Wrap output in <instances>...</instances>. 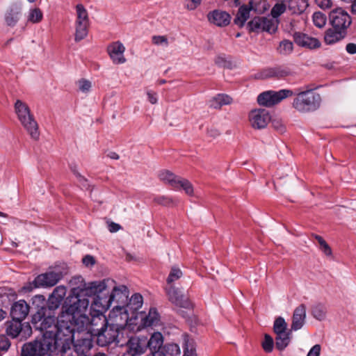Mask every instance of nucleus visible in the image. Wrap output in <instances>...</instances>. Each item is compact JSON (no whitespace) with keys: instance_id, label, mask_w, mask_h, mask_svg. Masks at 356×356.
I'll list each match as a JSON object with an SVG mask.
<instances>
[{"instance_id":"obj_22","label":"nucleus","mask_w":356,"mask_h":356,"mask_svg":"<svg viewBox=\"0 0 356 356\" xmlns=\"http://www.w3.org/2000/svg\"><path fill=\"white\" fill-rule=\"evenodd\" d=\"M207 18L210 23L220 27L226 26L231 22V15L221 10H214L209 12Z\"/></svg>"},{"instance_id":"obj_38","label":"nucleus","mask_w":356,"mask_h":356,"mask_svg":"<svg viewBox=\"0 0 356 356\" xmlns=\"http://www.w3.org/2000/svg\"><path fill=\"white\" fill-rule=\"evenodd\" d=\"M75 26L74 40L79 42L88 35L89 24L75 23Z\"/></svg>"},{"instance_id":"obj_29","label":"nucleus","mask_w":356,"mask_h":356,"mask_svg":"<svg viewBox=\"0 0 356 356\" xmlns=\"http://www.w3.org/2000/svg\"><path fill=\"white\" fill-rule=\"evenodd\" d=\"M291 328L288 331L276 334L275 346L280 350H283L290 343L292 334Z\"/></svg>"},{"instance_id":"obj_46","label":"nucleus","mask_w":356,"mask_h":356,"mask_svg":"<svg viewBox=\"0 0 356 356\" xmlns=\"http://www.w3.org/2000/svg\"><path fill=\"white\" fill-rule=\"evenodd\" d=\"M215 64L223 68H231L232 63L227 59L225 55H218L215 58Z\"/></svg>"},{"instance_id":"obj_62","label":"nucleus","mask_w":356,"mask_h":356,"mask_svg":"<svg viewBox=\"0 0 356 356\" xmlns=\"http://www.w3.org/2000/svg\"><path fill=\"white\" fill-rule=\"evenodd\" d=\"M83 263L87 266H92L95 264V260L94 259V257L91 255H86L83 258Z\"/></svg>"},{"instance_id":"obj_17","label":"nucleus","mask_w":356,"mask_h":356,"mask_svg":"<svg viewBox=\"0 0 356 356\" xmlns=\"http://www.w3.org/2000/svg\"><path fill=\"white\" fill-rule=\"evenodd\" d=\"M60 272L49 271L38 275L35 277V283L40 287H51L55 286L62 278Z\"/></svg>"},{"instance_id":"obj_3","label":"nucleus","mask_w":356,"mask_h":356,"mask_svg":"<svg viewBox=\"0 0 356 356\" xmlns=\"http://www.w3.org/2000/svg\"><path fill=\"white\" fill-rule=\"evenodd\" d=\"M291 103L292 108L299 113H309L317 111L321 104V97L319 93L310 88L305 87L304 90L298 91Z\"/></svg>"},{"instance_id":"obj_49","label":"nucleus","mask_w":356,"mask_h":356,"mask_svg":"<svg viewBox=\"0 0 356 356\" xmlns=\"http://www.w3.org/2000/svg\"><path fill=\"white\" fill-rule=\"evenodd\" d=\"M273 345L274 342L273 338L270 335L266 334L264 336V340L262 342V348L264 351L266 353L272 352Z\"/></svg>"},{"instance_id":"obj_7","label":"nucleus","mask_w":356,"mask_h":356,"mask_svg":"<svg viewBox=\"0 0 356 356\" xmlns=\"http://www.w3.org/2000/svg\"><path fill=\"white\" fill-rule=\"evenodd\" d=\"M51 343L48 340L47 334L43 333L40 340L23 346L22 356H46L49 352L56 351Z\"/></svg>"},{"instance_id":"obj_27","label":"nucleus","mask_w":356,"mask_h":356,"mask_svg":"<svg viewBox=\"0 0 356 356\" xmlns=\"http://www.w3.org/2000/svg\"><path fill=\"white\" fill-rule=\"evenodd\" d=\"M160 323V315L156 308H150L148 314L141 319V325L145 327H156Z\"/></svg>"},{"instance_id":"obj_47","label":"nucleus","mask_w":356,"mask_h":356,"mask_svg":"<svg viewBox=\"0 0 356 356\" xmlns=\"http://www.w3.org/2000/svg\"><path fill=\"white\" fill-rule=\"evenodd\" d=\"M182 276L181 270L178 268H172L170 272V274L167 278V282L168 284H172Z\"/></svg>"},{"instance_id":"obj_51","label":"nucleus","mask_w":356,"mask_h":356,"mask_svg":"<svg viewBox=\"0 0 356 356\" xmlns=\"http://www.w3.org/2000/svg\"><path fill=\"white\" fill-rule=\"evenodd\" d=\"M66 292H67L66 287L60 285V286H56L54 289V291L51 295L53 296L54 297L55 296L56 298L60 299V300L63 301L66 295Z\"/></svg>"},{"instance_id":"obj_57","label":"nucleus","mask_w":356,"mask_h":356,"mask_svg":"<svg viewBox=\"0 0 356 356\" xmlns=\"http://www.w3.org/2000/svg\"><path fill=\"white\" fill-rule=\"evenodd\" d=\"M202 0H186L185 7L189 10L196 9L201 3Z\"/></svg>"},{"instance_id":"obj_44","label":"nucleus","mask_w":356,"mask_h":356,"mask_svg":"<svg viewBox=\"0 0 356 356\" xmlns=\"http://www.w3.org/2000/svg\"><path fill=\"white\" fill-rule=\"evenodd\" d=\"M273 330L276 334L288 331L287 323L284 318L280 316L275 319L273 325Z\"/></svg>"},{"instance_id":"obj_41","label":"nucleus","mask_w":356,"mask_h":356,"mask_svg":"<svg viewBox=\"0 0 356 356\" xmlns=\"http://www.w3.org/2000/svg\"><path fill=\"white\" fill-rule=\"evenodd\" d=\"M175 189H183L188 195H193V187L192 184L187 179L180 177L175 187Z\"/></svg>"},{"instance_id":"obj_34","label":"nucleus","mask_w":356,"mask_h":356,"mask_svg":"<svg viewBox=\"0 0 356 356\" xmlns=\"http://www.w3.org/2000/svg\"><path fill=\"white\" fill-rule=\"evenodd\" d=\"M308 0H290L289 8L293 13L301 14L308 7Z\"/></svg>"},{"instance_id":"obj_19","label":"nucleus","mask_w":356,"mask_h":356,"mask_svg":"<svg viewBox=\"0 0 356 356\" xmlns=\"http://www.w3.org/2000/svg\"><path fill=\"white\" fill-rule=\"evenodd\" d=\"M306 306L304 304H300L293 310L291 325V330L297 331L302 329L306 323Z\"/></svg>"},{"instance_id":"obj_64","label":"nucleus","mask_w":356,"mask_h":356,"mask_svg":"<svg viewBox=\"0 0 356 356\" xmlns=\"http://www.w3.org/2000/svg\"><path fill=\"white\" fill-rule=\"evenodd\" d=\"M120 227L119 224L113 222L108 224V230L112 233L118 232L120 230Z\"/></svg>"},{"instance_id":"obj_40","label":"nucleus","mask_w":356,"mask_h":356,"mask_svg":"<svg viewBox=\"0 0 356 356\" xmlns=\"http://www.w3.org/2000/svg\"><path fill=\"white\" fill-rule=\"evenodd\" d=\"M162 353L165 356H180L181 350L177 343H168L163 346Z\"/></svg>"},{"instance_id":"obj_55","label":"nucleus","mask_w":356,"mask_h":356,"mask_svg":"<svg viewBox=\"0 0 356 356\" xmlns=\"http://www.w3.org/2000/svg\"><path fill=\"white\" fill-rule=\"evenodd\" d=\"M10 346V343L7 337L3 334H0V351L7 350Z\"/></svg>"},{"instance_id":"obj_14","label":"nucleus","mask_w":356,"mask_h":356,"mask_svg":"<svg viewBox=\"0 0 356 356\" xmlns=\"http://www.w3.org/2000/svg\"><path fill=\"white\" fill-rule=\"evenodd\" d=\"M127 353L123 356H138L143 354L147 350L145 337L134 336L130 337L127 343Z\"/></svg>"},{"instance_id":"obj_21","label":"nucleus","mask_w":356,"mask_h":356,"mask_svg":"<svg viewBox=\"0 0 356 356\" xmlns=\"http://www.w3.org/2000/svg\"><path fill=\"white\" fill-rule=\"evenodd\" d=\"M293 40L298 46L310 49L318 48L321 46V42L317 38L300 32H296L293 34Z\"/></svg>"},{"instance_id":"obj_45","label":"nucleus","mask_w":356,"mask_h":356,"mask_svg":"<svg viewBox=\"0 0 356 356\" xmlns=\"http://www.w3.org/2000/svg\"><path fill=\"white\" fill-rule=\"evenodd\" d=\"M312 18L314 24L318 28H323L326 24V16L321 12H315Z\"/></svg>"},{"instance_id":"obj_58","label":"nucleus","mask_w":356,"mask_h":356,"mask_svg":"<svg viewBox=\"0 0 356 356\" xmlns=\"http://www.w3.org/2000/svg\"><path fill=\"white\" fill-rule=\"evenodd\" d=\"M272 125L275 129L280 133H282L285 131V127L282 122L280 120H273L272 121Z\"/></svg>"},{"instance_id":"obj_54","label":"nucleus","mask_w":356,"mask_h":356,"mask_svg":"<svg viewBox=\"0 0 356 356\" xmlns=\"http://www.w3.org/2000/svg\"><path fill=\"white\" fill-rule=\"evenodd\" d=\"M152 42L156 45H168V38L165 35H154L152 37Z\"/></svg>"},{"instance_id":"obj_33","label":"nucleus","mask_w":356,"mask_h":356,"mask_svg":"<svg viewBox=\"0 0 356 356\" xmlns=\"http://www.w3.org/2000/svg\"><path fill=\"white\" fill-rule=\"evenodd\" d=\"M184 356H197L194 341L188 334L183 335Z\"/></svg>"},{"instance_id":"obj_10","label":"nucleus","mask_w":356,"mask_h":356,"mask_svg":"<svg viewBox=\"0 0 356 356\" xmlns=\"http://www.w3.org/2000/svg\"><path fill=\"white\" fill-rule=\"evenodd\" d=\"M120 332V327L117 324L106 325L96 337L97 343L100 346H106L117 341Z\"/></svg>"},{"instance_id":"obj_48","label":"nucleus","mask_w":356,"mask_h":356,"mask_svg":"<svg viewBox=\"0 0 356 356\" xmlns=\"http://www.w3.org/2000/svg\"><path fill=\"white\" fill-rule=\"evenodd\" d=\"M293 43L289 40H284L280 42L279 51L282 54H289L293 51Z\"/></svg>"},{"instance_id":"obj_1","label":"nucleus","mask_w":356,"mask_h":356,"mask_svg":"<svg viewBox=\"0 0 356 356\" xmlns=\"http://www.w3.org/2000/svg\"><path fill=\"white\" fill-rule=\"evenodd\" d=\"M108 282H114V281L108 279L100 282L84 283L72 288L67 298L69 304L63 306V314L67 316L70 321H74L75 325H78L81 322V317L86 316L84 312L90 303L88 298L106 291Z\"/></svg>"},{"instance_id":"obj_35","label":"nucleus","mask_w":356,"mask_h":356,"mask_svg":"<svg viewBox=\"0 0 356 356\" xmlns=\"http://www.w3.org/2000/svg\"><path fill=\"white\" fill-rule=\"evenodd\" d=\"M159 177L161 181L170 184L174 188L180 178V177L176 176L169 170L161 171Z\"/></svg>"},{"instance_id":"obj_60","label":"nucleus","mask_w":356,"mask_h":356,"mask_svg":"<svg viewBox=\"0 0 356 356\" xmlns=\"http://www.w3.org/2000/svg\"><path fill=\"white\" fill-rule=\"evenodd\" d=\"M321 346L319 344L314 345L309 351L307 356H320Z\"/></svg>"},{"instance_id":"obj_8","label":"nucleus","mask_w":356,"mask_h":356,"mask_svg":"<svg viewBox=\"0 0 356 356\" xmlns=\"http://www.w3.org/2000/svg\"><path fill=\"white\" fill-rule=\"evenodd\" d=\"M293 95V91L290 89H282L278 91L267 90L258 95L257 102L261 106L272 107Z\"/></svg>"},{"instance_id":"obj_63","label":"nucleus","mask_w":356,"mask_h":356,"mask_svg":"<svg viewBox=\"0 0 356 356\" xmlns=\"http://www.w3.org/2000/svg\"><path fill=\"white\" fill-rule=\"evenodd\" d=\"M346 51L350 54H356V44L355 43H348L346 47Z\"/></svg>"},{"instance_id":"obj_43","label":"nucleus","mask_w":356,"mask_h":356,"mask_svg":"<svg viewBox=\"0 0 356 356\" xmlns=\"http://www.w3.org/2000/svg\"><path fill=\"white\" fill-rule=\"evenodd\" d=\"M43 19V13L41 10L38 8L30 9L28 16L27 21L33 24H38Z\"/></svg>"},{"instance_id":"obj_18","label":"nucleus","mask_w":356,"mask_h":356,"mask_svg":"<svg viewBox=\"0 0 356 356\" xmlns=\"http://www.w3.org/2000/svg\"><path fill=\"white\" fill-rule=\"evenodd\" d=\"M167 293L170 302L180 307L189 309L192 304L187 297L183 295L181 291L175 286H170L167 289Z\"/></svg>"},{"instance_id":"obj_61","label":"nucleus","mask_w":356,"mask_h":356,"mask_svg":"<svg viewBox=\"0 0 356 356\" xmlns=\"http://www.w3.org/2000/svg\"><path fill=\"white\" fill-rule=\"evenodd\" d=\"M147 95L148 101L152 104H155L157 103L158 97H157V94L156 92L149 90L147 92Z\"/></svg>"},{"instance_id":"obj_6","label":"nucleus","mask_w":356,"mask_h":356,"mask_svg":"<svg viewBox=\"0 0 356 356\" xmlns=\"http://www.w3.org/2000/svg\"><path fill=\"white\" fill-rule=\"evenodd\" d=\"M90 317L81 316V322L77 325L79 334L86 331L90 334L91 337L97 335L106 325H108L107 319L104 314H99L90 312Z\"/></svg>"},{"instance_id":"obj_42","label":"nucleus","mask_w":356,"mask_h":356,"mask_svg":"<svg viewBox=\"0 0 356 356\" xmlns=\"http://www.w3.org/2000/svg\"><path fill=\"white\" fill-rule=\"evenodd\" d=\"M276 3L271 9L270 14L273 18L279 17L286 8V0H276Z\"/></svg>"},{"instance_id":"obj_24","label":"nucleus","mask_w":356,"mask_h":356,"mask_svg":"<svg viewBox=\"0 0 356 356\" xmlns=\"http://www.w3.org/2000/svg\"><path fill=\"white\" fill-rule=\"evenodd\" d=\"M80 334H81V332L78 333V335ZM71 343H73L74 350L77 354L80 355H87V353L92 347V339L83 337H79V336H77L76 339L75 336L74 339L71 341Z\"/></svg>"},{"instance_id":"obj_16","label":"nucleus","mask_w":356,"mask_h":356,"mask_svg":"<svg viewBox=\"0 0 356 356\" xmlns=\"http://www.w3.org/2000/svg\"><path fill=\"white\" fill-rule=\"evenodd\" d=\"M124 51L125 47L120 41L113 42L107 47V52L114 64H123L126 62Z\"/></svg>"},{"instance_id":"obj_13","label":"nucleus","mask_w":356,"mask_h":356,"mask_svg":"<svg viewBox=\"0 0 356 356\" xmlns=\"http://www.w3.org/2000/svg\"><path fill=\"white\" fill-rule=\"evenodd\" d=\"M55 317L51 314H46V312L34 314L32 316L31 323L33 327L42 332L54 330V326L56 325Z\"/></svg>"},{"instance_id":"obj_39","label":"nucleus","mask_w":356,"mask_h":356,"mask_svg":"<svg viewBox=\"0 0 356 356\" xmlns=\"http://www.w3.org/2000/svg\"><path fill=\"white\" fill-rule=\"evenodd\" d=\"M76 19L75 23L89 24L88 14L86 9L82 4H78L76 6Z\"/></svg>"},{"instance_id":"obj_59","label":"nucleus","mask_w":356,"mask_h":356,"mask_svg":"<svg viewBox=\"0 0 356 356\" xmlns=\"http://www.w3.org/2000/svg\"><path fill=\"white\" fill-rule=\"evenodd\" d=\"M315 1L322 9L330 8L332 6L331 0H315Z\"/></svg>"},{"instance_id":"obj_31","label":"nucleus","mask_w":356,"mask_h":356,"mask_svg":"<svg viewBox=\"0 0 356 356\" xmlns=\"http://www.w3.org/2000/svg\"><path fill=\"white\" fill-rule=\"evenodd\" d=\"M250 9L248 6H241L234 20V24L238 26L240 28L243 27L250 17Z\"/></svg>"},{"instance_id":"obj_28","label":"nucleus","mask_w":356,"mask_h":356,"mask_svg":"<svg viewBox=\"0 0 356 356\" xmlns=\"http://www.w3.org/2000/svg\"><path fill=\"white\" fill-rule=\"evenodd\" d=\"M347 33L334 28L328 29L324 35V41L326 44H333L343 39Z\"/></svg>"},{"instance_id":"obj_56","label":"nucleus","mask_w":356,"mask_h":356,"mask_svg":"<svg viewBox=\"0 0 356 356\" xmlns=\"http://www.w3.org/2000/svg\"><path fill=\"white\" fill-rule=\"evenodd\" d=\"M37 283H35V278L32 282H29L22 288V291L24 293H29L36 288H40Z\"/></svg>"},{"instance_id":"obj_32","label":"nucleus","mask_w":356,"mask_h":356,"mask_svg":"<svg viewBox=\"0 0 356 356\" xmlns=\"http://www.w3.org/2000/svg\"><path fill=\"white\" fill-rule=\"evenodd\" d=\"M232 98L225 94H218L211 100V106L214 108H220L224 105L230 104Z\"/></svg>"},{"instance_id":"obj_4","label":"nucleus","mask_w":356,"mask_h":356,"mask_svg":"<svg viewBox=\"0 0 356 356\" xmlns=\"http://www.w3.org/2000/svg\"><path fill=\"white\" fill-rule=\"evenodd\" d=\"M113 282H108L107 286L109 284H113ZM108 286H106L107 288ZM109 291L106 289L102 292L104 295L106 293H108ZM101 293H98L97 294L92 295L94 297V300L91 303L90 306V312H93L99 314H104V312L109 309L113 301L115 300L117 302L120 301V299L122 300L127 301V287L124 285H122L120 286H114L112 292L109 294L108 296L101 297Z\"/></svg>"},{"instance_id":"obj_20","label":"nucleus","mask_w":356,"mask_h":356,"mask_svg":"<svg viewBox=\"0 0 356 356\" xmlns=\"http://www.w3.org/2000/svg\"><path fill=\"white\" fill-rule=\"evenodd\" d=\"M6 334L12 338L17 337L21 332H24L28 335H31L32 331L29 324L22 326V321L13 319L6 323Z\"/></svg>"},{"instance_id":"obj_37","label":"nucleus","mask_w":356,"mask_h":356,"mask_svg":"<svg viewBox=\"0 0 356 356\" xmlns=\"http://www.w3.org/2000/svg\"><path fill=\"white\" fill-rule=\"evenodd\" d=\"M312 316L318 321H323L326 317V307L321 303L312 306L311 309Z\"/></svg>"},{"instance_id":"obj_5","label":"nucleus","mask_w":356,"mask_h":356,"mask_svg":"<svg viewBox=\"0 0 356 356\" xmlns=\"http://www.w3.org/2000/svg\"><path fill=\"white\" fill-rule=\"evenodd\" d=\"M14 107L15 112L22 127L32 139L38 140L40 137L38 124L29 106L25 102L17 99Z\"/></svg>"},{"instance_id":"obj_26","label":"nucleus","mask_w":356,"mask_h":356,"mask_svg":"<svg viewBox=\"0 0 356 356\" xmlns=\"http://www.w3.org/2000/svg\"><path fill=\"white\" fill-rule=\"evenodd\" d=\"M145 342L147 348H148L150 352L161 351L163 347V334L159 332H155L149 339L145 337Z\"/></svg>"},{"instance_id":"obj_11","label":"nucleus","mask_w":356,"mask_h":356,"mask_svg":"<svg viewBox=\"0 0 356 356\" xmlns=\"http://www.w3.org/2000/svg\"><path fill=\"white\" fill-rule=\"evenodd\" d=\"M271 120L270 113L264 108L254 109L249 113V121L255 129H264Z\"/></svg>"},{"instance_id":"obj_9","label":"nucleus","mask_w":356,"mask_h":356,"mask_svg":"<svg viewBox=\"0 0 356 356\" xmlns=\"http://www.w3.org/2000/svg\"><path fill=\"white\" fill-rule=\"evenodd\" d=\"M329 19L332 28L346 33L352 22L348 13L341 8L332 10L329 14Z\"/></svg>"},{"instance_id":"obj_12","label":"nucleus","mask_w":356,"mask_h":356,"mask_svg":"<svg viewBox=\"0 0 356 356\" xmlns=\"http://www.w3.org/2000/svg\"><path fill=\"white\" fill-rule=\"evenodd\" d=\"M248 28L250 32L275 31L277 26L273 19L266 17H256L248 24Z\"/></svg>"},{"instance_id":"obj_15","label":"nucleus","mask_w":356,"mask_h":356,"mask_svg":"<svg viewBox=\"0 0 356 356\" xmlns=\"http://www.w3.org/2000/svg\"><path fill=\"white\" fill-rule=\"evenodd\" d=\"M129 296V290L127 289V301L120 300L118 302H124V306L117 305L115 306L116 309H119L120 310L124 309V323L127 322L129 318L128 317V310H131L133 312L137 311L139 309L143 303V298L140 293H134L131 296V297L128 300Z\"/></svg>"},{"instance_id":"obj_2","label":"nucleus","mask_w":356,"mask_h":356,"mask_svg":"<svg viewBox=\"0 0 356 356\" xmlns=\"http://www.w3.org/2000/svg\"><path fill=\"white\" fill-rule=\"evenodd\" d=\"M63 317H66V320H58L54 330L47 331L48 340L51 342V345L56 350L65 349L66 346L71 343L76 336L75 325L74 321H70L69 317L63 314Z\"/></svg>"},{"instance_id":"obj_36","label":"nucleus","mask_w":356,"mask_h":356,"mask_svg":"<svg viewBox=\"0 0 356 356\" xmlns=\"http://www.w3.org/2000/svg\"><path fill=\"white\" fill-rule=\"evenodd\" d=\"M32 305L37 310L35 314L47 312V302L43 295H36L32 298Z\"/></svg>"},{"instance_id":"obj_52","label":"nucleus","mask_w":356,"mask_h":356,"mask_svg":"<svg viewBox=\"0 0 356 356\" xmlns=\"http://www.w3.org/2000/svg\"><path fill=\"white\" fill-rule=\"evenodd\" d=\"M154 202L163 206H169L173 202L172 200L170 197L164 195H159L154 197Z\"/></svg>"},{"instance_id":"obj_50","label":"nucleus","mask_w":356,"mask_h":356,"mask_svg":"<svg viewBox=\"0 0 356 356\" xmlns=\"http://www.w3.org/2000/svg\"><path fill=\"white\" fill-rule=\"evenodd\" d=\"M62 300L58 298L50 295L47 300V307L49 310L54 311L58 309L62 303Z\"/></svg>"},{"instance_id":"obj_53","label":"nucleus","mask_w":356,"mask_h":356,"mask_svg":"<svg viewBox=\"0 0 356 356\" xmlns=\"http://www.w3.org/2000/svg\"><path fill=\"white\" fill-rule=\"evenodd\" d=\"M78 86H79V90L81 92H88L90 91V90L92 87V83L90 81H88L87 79H81L78 81Z\"/></svg>"},{"instance_id":"obj_30","label":"nucleus","mask_w":356,"mask_h":356,"mask_svg":"<svg viewBox=\"0 0 356 356\" xmlns=\"http://www.w3.org/2000/svg\"><path fill=\"white\" fill-rule=\"evenodd\" d=\"M264 74L265 77L284 78L291 75V72L288 67H277L265 70Z\"/></svg>"},{"instance_id":"obj_25","label":"nucleus","mask_w":356,"mask_h":356,"mask_svg":"<svg viewBox=\"0 0 356 356\" xmlns=\"http://www.w3.org/2000/svg\"><path fill=\"white\" fill-rule=\"evenodd\" d=\"M22 9L17 5H12L6 12L4 19L8 26H15L20 19Z\"/></svg>"},{"instance_id":"obj_23","label":"nucleus","mask_w":356,"mask_h":356,"mask_svg":"<svg viewBox=\"0 0 356 356\" xmlns=\"http://www.w3.org/2000/svg\"><path fill=\"white\" fill-rule=\"evenodd\" d=\"M29 305L24 300H19L12 305L10 316L13 319L22 321L29 314Z\"/></svg>"}]
</instances>
